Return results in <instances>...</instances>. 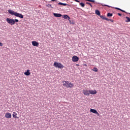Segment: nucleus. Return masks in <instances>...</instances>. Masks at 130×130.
Masks as SVG:
<instances>
[{
  "label": "nucleus",
  "instance_id": "1",
  "mask_svg": "<svg viewBox=\"0 0 130 130\" xmlns=\"http://www.w3.org/2000/svg\"><path fill=\"white\" fill-rule=\"evenodd\" d=\"M6 21L7 22V23H8V24H10L11 25H15V24H16V23L19 22V20L7 18Z\"/></svg>",
  "mask_w": 130,
  "mask_h": 130
},
{
  "label": "nucleus",
  "instance_id": "2",
  "mask_svg": "<svg viewBox=\"0 0 130 130\" xmlns=\"http://www.w3.org/2000/svg\"><path fill=\"white\" fill-rule=\"evenodd\" d=\"M63 86H66L67 88H72L74 87V84L72 82L69 81H63L62 82Z\"/></svg>",
  "mask_w": 130,
  "mask_h": 130
},
{
  "label": "nucleus",
  "instance_id": "3",
  "mask_svg": "<svg viewBox=\"0 0 130 130\" xmlns=\"http://www.w3.org/2000/svg\"><path fill=\"white\" fill-rule=\"evenodd\" d=\"M53 66L55 67V68H58V69H63V68H64L61 63L57 62L56 61L54 62Z\"/></svg>",
  "mask_w": 130,
  "mask_h": 130
},
{
  "label": "nucleus",
  "instance_id": "4",
  "mask_svg": "<svg viewBox=\"0 0 130 130\" xmlns=\"http://www.w3.org/2000/svg\"><path fill=\"white\" fill-rule=\"evenodd\" d=\"M82 93H83L84 95L85 96H89L90 95V90L83 89L82 90Z\"/></svg>",
  "mask_w": 130,
  "mask_h": 130
},
{
  "label": "nucleus",
  "instance_id": "5",
  "mask_svg": "<svg viewBox=\"0 0 130 130\" xmlns=\"http://www.w3.org/2000/svg\"><path fill=\"white\" fill-rule=\"evenodd\" d=\"M72 61L74 62H76L77 61H79V57L77 56H74L72 57Z\"/></svg>",
  "mask_w": 130,
  "mask_h": 130
},
{
  "label": "nucleus",
  "instance_id": "6",
  "mask_svg": "<svg viewBox=\"0 0 130 130\" xmlns=\"http://www.w3.org/2000/svg\"><path fill=\"white\" fill-rule=\"evenodd\" d=\"M15 17H18L21 19H23V18H24V16L23 15L17 12L15 14Z\"/></svg>",
  "mask_w": 130,
  "mask_h": 130
},
{
  "label": "nucleus",
  "instance_id": "7",
  "mask_svg": "<svg viewBox=\"0 0 130 130\" xmlns=\"http://www.w3.org/2000/svg\"><path fill=\"white\" fill-rule=\"evenodd\" d=\"M90 112H92V113H94V114H96L99 116V113L97 112V111L94 109H91L90 110Z\"/></svg>",
  "mask_w": 130,
  "mask_h": 130
},
{
  "label": "nucleus",
  "instance_id": "8",
  "mask_svg": "<svg viewBox=\"0 0 130 130\" xmlns=\"http://www.w3.org/2000/svg\"><path fill=\"white\" fill-rule=\"evenodd\" d=\"M62 18H63V19H64L65 20L67 19H68V21H69L70 23H72L71 22V20H70L71 18L69 16H68V15H63Z\"/></svg>",
  "mask_w": 130,
  "mask_h": 130
},
{
  "label": "nucleus",
  "instance_id": "9",
  "mask_svg": "<svg viewBox=\"0 0 130 130\" xmlns=\"http://www.w3.org/2000/svg\"><path fill=\"white\" fill-rule=\"evenodd\" d=\"M8 13H9V14H10L11 15H14V16H16V14L17 13V12H15V11L12 10H9Z\"/></svg>",
  "mask_w": 130,
  "mask_h": 130
},
{
  "label": "nucleus",
  "instance_id": "10",
  "mask_svg": "<svg viewBox=\"0 0 130 130\" xmlns=\"http://www.w3.org/2000/svg\"><path fill=\"white\" fill-rule=\"evenodd\" d=\"M91 94V95H95V94H97V91H96L95 90H89V94Z\"/></svg>",
  "mask_w": 130,
  "mask_h": 130
},
{
  "label": "nucleus",
  "instance_id": "11",
  "mask_svg": "<svg viewBox=\"0 0 130 130\" xmlns=\"http://www.w3.org/2000/svg\"><path fill=\"white\" fill-rule=\"evenodd\" d=\"M31 43L33 46L38 47L39 45V43L36 41H32Z\"/></svg>",
  "mask_w": 130,
  "mask_h": 130
},
{
  "label": "nucleus",
  "instance_id": "12",
  "mask_svg": "<svg viewBox=\"0 0 130 130\" xmlns=\"http://www.w3.org/2000/svg\"><path fill=\"white\" fill-rule=\"evenodd\" d=\"M5 117L6 118H11L12 114H11L10 113H7L5 114Z\"/></svg>",
  "mask_w": 130,
  "mask_h": 130
},
{
  "label": "nucleus",
  "instance_id": "13",
  "mask_svg": "<svg viewBox=\"0 0 130 130\" xmlns=\"http://www.w3.org/2000/svg\"><path fill=\"white\" fill-rule=\"evenodd\" d=\"M53 15L54 17H56L57 18H59L62 16L60 13H54Z\"/></svg>",
  "mask_w": 130,
  "mask_h": 130
},
{
  "label": "nucleus",
  "instance_id": "14",
  "mask_svg": "<svg viewBox=\"0 0 130 130\" xmlns=\"http://www.w3.org/2000/svg\"><path fill=\"white\" fill-rule=\"evenodd\" d=\"M24 74L25 76H30V75H31V73H30L29 70H27L26 72H24Z\"/></svg>",
  "mask_w": 130,
  "mask_h": 130
},
{
  "label": "nucleus",
  "instance_id": "15",
  "mask_svg": "<svg viewBox=\"0 0 130 130\" xmlns=\"http://www.w3.org/2000/svg\"><path fill=\"white\" fill-rule=\"evenodd\" d=\"M58 5H59L60 6H68V4H66V3H59L58 4Z\"/></svg>",
  "mask_w": 130,
  "mask_h": 130
},
{
  "label": "nucleus",
  "instance_id": "16",
  "mask_svg": "<svg viewBox=\"0 0 130 130\" xmlns=\"http://www.w3.org/2000/svg\"><path fill=\"white\" fill-rule=\"evenodd\" d=\"M95 14L96 15H98V16H100V11L98 10H95Z\"/></svg>",
  "mask_w": 130,
  "mask_h": 130
},
{
  "label": "nucleus",
  "instance_id": "17",
  "mask_svg": "<svg viewBox=\"0 0 130 130\" xmlns=\"http://www.w3.org/2000/svg\"><path fill=\"white\" fill-rule=\"evenodd\" d=\"M127 20H125L126 23H128V22H130V18L128 17H125Z\"/></svg>",
  "mask_w": 130,
  "mask_h": 130
},
{
  "label": "nucleus",
  "instance_id": "18",
  "mask_svg": "<svg viewBox=\"0 0 130 130\" xmlns=\"http://www.w3.org/2000/svg\"><path fill=\"white\" fill-rule=\"evenodd\" d=\"M13 117H14V118H17V114L16 112H13Z\"/></svg>",
  "mask_w": 130,
  "mask_h": 130
},
{
  "label": "nucleus",
  "instance_id": "19",
  "mask_svg": "<svg viewBox=\"0 0 130 130\" xmlns=\"http://www.w3.org/2000/svg\"><path fill=\"white\" fill-rule=\"evenodd\" d=\"M92 71H93V72H98V69L97 68H93V69H92Z\"/></svg>",
  "mask_w": 130,
  "mask_h": 130
},
{
  "label": "nucleus",
  "instance_id": "20",
  "mask_svg": "<svg viewBox=\"0 0 130 130\" xmlns=\"http://www.w3.org/2000/svg\"><path fill=\"white\" fill-rule=\"evenodd\" d=\"M113 15L112 13H108L107 14V17H112Z\"/></svg>",
  "mask_w": 130,
  "mask_h": 130
},
{
  "label": "nucleus",
  "instance_id": "21",
  "mask_svg": "<svg viewBox=\"0 0 130 130\" xmlns=\"http://www.w3.org/2000/svg\"><path fill=\"white\" fill-rule=\"evenodd\" d=\"M80 6H81V7H82V8H84V7H85V4L83 3H80Z\"/></svg>",
  "mask_w": 130,
  "mask_h": 130
},
{
  "label": "nucleus",
  "instance_id": "22",
  "mask_svg": "<svg viewBox=\"0 0 130 130\" xmlns=\"http://www.w3.org/2000/svg\"><path fill=\"white\" fill-rule=\"evenodd\" d=\"M47 7H48L49 8H50V9H53V7L50 5V4H48L47 5Z\"/></svg>",
  "mask_w": 130,
  "mask_h": 130
},
{
  "label": "nucleus",
  "instance_id": "23",
  "mask_svg": "<svg viewBox=\"0 0 130 130\" xmlns=\"http://www.w3.org/2000/svg\"><path fill=\"white\" fill-rule=\"evenodd\" d=\"M100 18H101V19H102V20H105V18L104 16H102V15H100Z\"/></svg>",
  "mask_w": 130,
  "mask_h": 130
},
{
  "label": "nucleus",
  "instance_id": "24",
  "mask_svg": "<svg viewBox=\"0 0 130 130\" xmlns=\"http://www.w3.org/2000/svg\"><path fill=\"white\" fill-rule=\"evenodd\" d=\"M87 1V2H90V3H95V0H85Z\"/></svg>",
  "mask_w": 130,
  "mask_h": 130
},
{
  "label": "nucleus",
  "instance_id": "25",
  "mask_svg": "<svg viewBox=\"0 0 130 130\" xmlns=\"http://www.w3.org/2000/svg\"><path fill=\"white\" fill-rule=\"evenodd\" d=\"M86 4H87V5H89V6H90V7L92 8V5L91 4V3L87 2Z\"/></svg>",
  "mask_w": 130,
  "mask_h": 130
},
{
  "label": "nucleus",
  "instance_id": "26",
  "mask_svg": "<svg viewBox=\"0 0 130 130\" xmlns=\"http://www.w3.org/2000/svg\"><path fill=\"white\" fill-rule=\"evenodd\" d=\"M116 10H118L119 11H121V9H120L119 8H115Z\"/></svg>",
  "mask_w": 130,
  "mask_h": 130
},
{
  "label": "nucleus",
  "instance_id": "27",
  "mask_svg": "<svg viewBox=\"0 0 130 130\" xmlns=\"http://www.w3.org/2000/svg\"><path fill=\"white\" fill-rule=\"evenodd\" d=\"M105 20H106V21H110V19L106 17L105 18Z\"/></svg>",
  "mask_w": 130,
  "mask_h": 130
},
{
  "label": "nucleus",
  "instance_id": "28",
  "mask_svg": "<svg viewBox=\"0 0 130 130\" xmlns=\"http://www.w3.org/2000/svg\"><path fill=\"white\" fill-rule=\"evenodd\" d=\"M120 11H121V12H123V13H125V11L124 10H122L121 9V10Z\"/></svg>",
  "mask_w": 130,
  "mask_h": 130
},
{
  "label": "nucleus",
  "instance_id": "29",
  "mask_svg": "<svg viewBox=\"0 0 130 130\" xmlns=\"http://www.w3.org/2000/svg\"><path fill=\"white\" fill-rule=\"evenodd\" d=\"M3 43L2 42H0V46H3Z\"/></svg>",
  "mask_w": 130,
  "mask_h": 130
},
{
  "label": "nucleus",
  "instance_id": "30",
  "mask_svg": "<svg viewBox=\"0 0 130 130\" xmlns=\"http://www.w3.org/2000/svg\"><path fill=\"white\" fill-rule=\"evenodd\" d=\"M109 21H110L111 22H114L113 20H112V19H110V20H109Z\"/></svg>",
  "mask_w": 130,
  "mask_h": 130
},
{
  "label": "nucleus",
  "instance_id": "31",
  "mask_svg": "<svg viewBox=\"0 0 130 130\" xmlns=\"http://www.w3.org/2000/svg\"><path fill=\"white\" fill-rule=\"evenodd\" d=\"M118 16H121V14H120V13H118Z\"/></svg>",
  "mask_w": 130,
  "mask_h": 130
},
{
  "label": "nucleus",
  "instance_id": "32",
  "mask_svg": "<svg viewBox=\"0 0 130 130\" xmlns=\"http://www.w3.org/2000/svg\"><path fill=\"white\" fill-rule=\"evenodd\" d=\"M76 67H79V66H80V65L78 64H76Z\"/></svg>",
  "mask_w": 130,
  "mask_h": 130
},
{
  "label": "nucleus",
  "instance_id": "33",
  "mask_svg": "<svg viewBox=\"0 0 130 130\" xmlns=\"http://www.w3.org/2000/svg\"><path fill=\"white\" fill-rule=\"evenodd\" d=\"M57 0H51V2H56Z\"/></svg>",
  "mask_w": 130,
  "mask_h": 130
},
{
  "label": "nucleus",
  "instance_id": "34",
  "mask_svg": "<svg viewBox=\"0 0 130 130\" xmlns=\"http://www.w3.org/2000/svg\"><path fill=\"white\" fill-rule=\"evenodd\" d=\"M104 6H105V7H108V5H104Z\"/></svg>",
  "mask_w": 130,
  "mask_h": 130
},
{
  "label": "nucleus",
  "instance_id": "35",
  "mask_svg": "<svg viewBox=\"0 0 130 130\" xmlns=\"http://www.w3.org/2000/svg\"><path fill=\"white\" fill-rule=\"evenodd\" d=\"M129 15H130V13H129Z\"/></svg>",
  "mask_w": 130,
  "mask_h": 130
}]
</instances>
